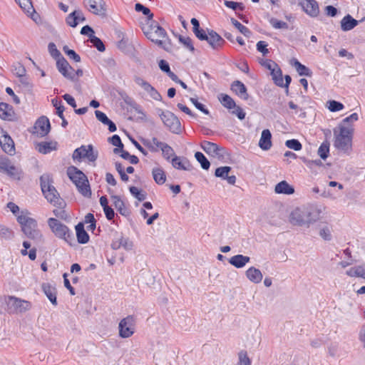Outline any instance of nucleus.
I'll return each instance as SVG.
<instances>
[{"instance_id":"nucleus-49","label":"nucleus","mask_w":365,"mask_h":365,"mask_svg":"<svg viewBox=\"0 0 365 365\" xmlns=\"http://www.w3.org/2000/svg\"><path fill=\"white\" fill-rule=\"evenodd\" d=\"M13 72L19 78H24L26 75V68L20 63H16L13 65Z\"/></svg>"},{"instance_id":"nucleus-55","label":"nucleus","mask_w":365,"mask_h":365,"mask_svg":"<svg viewBox=\"0 0 365 365\" xmlns=\"http://www.w3.org/2000/svg\"><path fill=\"white\" fill-rule=\"evenodd\" d=\"M127 242L128 239L122 237L119 240L113 241L111 244V247L113 250H118L120 247H124L125 248L127 249Z\"/></svg>"},{"instance_id":"nucleus-24","label":"nucleus","mask_w":365,"mask_h":365,"mask_svg":"<svg viewBox=\"0 0 365 365\" xmlns=\"http://www.w3.org/2000/svg\"><path fill=\"white\" fill-rule=\"evenodd\" d=\"M290 64L294 67L298 74L301 76L311 77L312 71L306 66L302 64L297 58H292Z\"/></svg>"},{"instance_id":"nucleus-52","label":"nucleus","mask_w":365,"mask_h":365,"mask_svg":"<svg viewBox=\"0 0 365 365\" xmlns=\"http://www.w3.org/2000/svg\"><path fill=\"white\" fill-rule=\"evenodd\" d=\"M50 55L56 60L63 57L61 52L57 49L54 43H49L48 46Z\"/></svg>"},{"instance_id":"nucleus-61","label":"nucleus","mask_w":365,"mask_h":365,"mask_svg":"<svg viewBox=\"0 0 365 365\" xmlns=\"http://www.w3.org/2000/svg\"><path fill=\"white\" fill-rule=\"evenodd\" d=\"M109 142L114 146L120 148V150L123 148V144L118 135H113L111 138H109Z\"/></svg>"},{"instance_id":"nucleus-45","label":"nucleus","mask_w":365,"mask_h":365,"mask_svg":"<svg viewBox=\"0 0 365 365\" xmlns=\"http://www.w3.org/2000/svg\"><path fill=\"white\" fill-rule=\"evenodd\" d=\"M231 170L232 168L230 166L219 167L215 170V175L222 180H225Z\"/></svg>"},{"instance_id":"nucleus-35","label":"nucleus","mask_w":365,"mask_h":365,"mask_svg":"<svg viewBox=\"0 0 365 365\" xmlns=\"http://www.w3.org/2000/svg\"><path fill=\"white\" fill-rule=\"evenodd\" d=\"M152 174L155 182L158 185H163L166 180V175L161 168H154Z\"/></svg>"},{"instance_id":"nucleus-50","label":"nucleus","mask_w":365,"mask_h":365,"mask_svg":"<svg viewBox=\"0 0 365 365\" xmlns=\"http://www.w3.org/2000/svg\"><path fill=\"white\" fill-rule=\"evenodd\" d=\"M327 104L329 110L331 112L339 111L344 108V105L341 102L334 100L329 101Z\"/></svg>"},{"instance_id":"nucleus-1","label":"nucleus","mask_w":365,"mask_h":365,"mask_svg":"<svg viewBox=\"0 0 365 365\" xmlns=\"http://www.w3.org/2000/svg\"><path fill=\"white\" fill-rule=\"evenodd\" d=\"M320 210L314 207L294 209L289 215V222L293 225L309 227L320 218Z\"/></svg>"},{"instance_id":"nucleus-20","label":"nucleus","mask_w":365,"mask_h":365,"mask_svg":"<svg viewBox=\"0 0 365 365\" xmlns=\"http://www.w3.org/2000/svg\"><path fill=\"white\" fill-rule=\"evenodd\" d=\"M13 107L6 103H0V118L4 120H13L14 116Z\"/></svg>"},{"instance_id":"nucleus-3","label":"nucleus","mask_w":365,"mask_h":365,"mask_svg":"<svg viewBox=\"0 0 365 365\" xmlns=\"http://www.w3.org/2000/svg\"><path fill=\"white\" fill-rule=\"evenodd\" d=\"M339 130L338 133L336 128L334 129V146L338 150L348 153L351 150L354 129L349 126L340 124Z\"/></svg>"},{"instance_id":"nucleus-32","label":"nucleus","mask_w":365,"mask_h":365,"mask_svg":"<svg viewBox=\"0 0 365 365\" xmlns=\"http://www.w3.org/2000/svg\"><path fill=\"white\" fill-rule=\"evenodd\" d=\"M346 274L351 277L365 279V264L350 268L346 272Z\"/></svg>"},{"instance_id":"nucleus-63","label":"nucleus","mask_w":365,"mask_h":365,"mask_svg":"<svg viewBox=\"0 0 365 365\" xmlns=\"http://www.w3.org/2000/svg\"><path fill=\"white\" fill-rule=\"evenodd\" d=\"M267 46L268 44L266 41H259L257 43V50L264 56H266L269 53V50L267 48Z\"/></svg>"},{"instance_id":"nucleus-18","label":"nucleus","mask_w":365,"mask_h":365,"mask_svg":"<svg viewBox=\"0 0 365 365\" xmlns=\"http://www.w3.org/2000/svg\"><path fill=\"white\" fill-rule=\"evenodd\" d=\"M207 39L205 41L210 44V46L215 50H217L221 48L225 41L215 31L208 30Z\"/></svg>"},{"instance_id":"nucleus-12","label":"nucleus","mask_w":365,"mask_h":365,"mask_svg":"<svg viewBox=\"0 0 365 365\" xmlns=\"http://www.w3.org/2000/svg\"><path fill=\"white\" fill-rule=\"evenodd\" d=\"M84 6L92 14L102 17L106 15V4L103 0H83Z\"/></svg>"},{"instance_id":"nucleus-26","label":"nucleus","mask_w":365,"mask_h":365,"mask_svg":"<svg viewBox=\"0 0 365 365\" xmlns=\"http://www.w3.org/2000/svg\"><path fill=\"white\" fill-rule=\"evenodd\" d=\"M250 261V257L242 255H237L229 259V263L236 268H242Z\"/></svg>"},{"instance_id":"nucleus-29","label":"nucleus","mask_w":365,"mask_h":365,"mask_svg":"<svg viewBox=\"0 0 365 365\" xmlns=\"http://www.w3.org/2000/svg\"><path fill=\"white\" fill-rule=\"evenodd\" d=\"M274 192L277 194L292 195L294 192V188L286 180H282L275 185Z\"/></svg>"},{"instance_id":"nucleus-17","label":"nucleus","mask_w":365,"mask_h":365,"mask_svg":"<svg viewBox=\"0 0 365 365\" xmlns=\"http://www.w3.org/2000/svg\"><path fill=\"white\" fill-rule=\"evenodd\" d=\"M303 11L311 17H316L319 14L318 3L315 0H304L300 1Z\"/></svg>"},{"instance_id":"nucleus-8","label":"nucleus","mask_w":365,"mask_h":365,"mask_svg":"<svg viewBox=\"0 0 365 365\" xmlns=\"http://www.w3.org/2000/svg\"><path fill=\"white\" fill-rule=\"evenodd\" d=\"M158 113L165 127L168 130L175 134H179L181 130V123L178 118L169 110H163L158 109Z\"/></svg>"},{"instance_id":"nucleus-42","label":"nucleus","mask_w":365,"mask_h":365,"mask_svg":"<svg viewBox=\"0 0 365 365\" xmlns=\"http://www.w3.org/2000/svg\"><path fill=\"white\" fill-rule=\"evenodd\" d=\"M135 9L138 12H142L143 15L148 17V21L153 20V14L150 11V9L141 4L140 3H137L135 5Z\"/></svg>"},{"instance_id":"nucleus-58","label":"nucleus","mask_w":365,"mask_h":365,"mask_svg":"<svg viewBox=\"0 0 365 365\" xmlns=\"http://www.w3.org/2000/svg\"><path fill=\"white\" fill-rule=\"evenodd\" d=\"M190 101L193 103V105L195 106L197 109L200 110L206 115H210V111L208 110V109H207L202 103H200L197 101V99L190 98Z\"/></svg>"},{"instance_id":"nucleus-57","label":"nucleus","mask_w":365,"mask_h":365,"mask_svg":"<svg viewBox=\"0 0 365 365\" xmlns=\"http://www.w3.org/2000/svg\"><path fill=\"white\" fill-rule=\"evenodd\" d=\"M52 104L56 109V114L59 118H62L65 108L64 106L61 105V101H58L56 98H53L52 100Z\"/></svg>"},{"instance_id":"nucleus-15","label":"nucleus","mask_w":365,"mask_h":365,"mask_svg":"<svg viewBox=\"0 0 365 365\" xmlns=\"http://www.w3.org/2000/svg\"><path fill=\"white\" fill-rule=\"evenodd\" d=\"M1 134L0 145L2 150L11 155H14L15 153V147L12 138L4 130H1Z\"/></svg>"},{"instance_id":"nucleus-13","label":"nucleus","mask_w":365,"mask_h":365,"mask_svg":"<svg viewBox=\"0 0 365 365\" xmlns=\"http://www.w3.org/2000/svg\"><path fill=\"white\" fill-rule=\"evenodd\" d=\"M200 147L210 156L217 157L218 159L224 158V148L220 147L215 143L204 140L201 143Z\"/></svg>"},{"instance_id":"nucleus-36","label":"nucleus","mask_w":365,"mask_h":365,"mask_svg":"<svg viewBox=\"0 0 365 365\" xmlns=\"http://www.w3.org/2000/svg\"><path fill=\"white\" fill-rule=\"evenodd\" d=\"M218 99L222 105L227 109H232L236 107L235 101L227 94L221 93L218 96Z\"/></svg>"},{"instance_id":"nucleus-39","label":"nucleus","mask_w":365,"mask_h":365,"mask_svg":"<svg viewBox=\"0 0 365 365\" xmlns=\"http://www.w3.org/2000/svg\"><path fill=\"white\" fill-rule=\"evenodd\" d=\"M144 145L152 152H158L160 148V143H163V142H160L155 137H153L151 140H146L144 141Z\"/></svg>"},{"instance_id":"nucleus-30","label":"nucleus","mask_w":365,"mask_h":365,"mask_svg":"<svg viewBox=\"0 0 365 365\" xmlns=\"http://www.w3.org/2000/svg\"><path fill=\"white\" fill-rule=\"evenodd\" d=\"M76 237L78 242L80 244H86L89 241V235L84 229L83 222H79L76 225Z\"/></svg>"},{"instance_id":"nucleus-62","label":"nucleus","mask_w":365,"mask_h":365,"mask_svg":"<svg viewBox=\"0 0 365 365\" xmlns=\"http://www.w3.org/2000/svg\"><path fill=\"white\" fill-rule=\"evenodd\" d=\"M239 363L237 365H250L251 361L249 357L247 356L246 351H240L239 353Z\"/></svg>"},{"instance_id":"nucleus-38","label":"nucleus","mask_w":365,"mask_h":365,"mask_svg":"<svg viewBox=\"0 0 365 365\" xmlns=\"http://www.w3.org/2000/svg\"><path fill=\"white\" fill-rule=\"evenodd\" d=\"M11 178L16 180H20L23 178V171L21 168H16L11 165L9 168L5 172Z\"/></svg>"},{"instance_id":"nucleus-64","label":"nucleus","mask_w":365,"mask_h":365,"mask_svg":"<svg viewBox=\"0 0 365 365\" xmlns=\"http://www.w3.org/2000/svg\"><path fill=\"white\" fill-rule=\"evenodd\" d=\"M96 118L103 124H106L110 120L108 116L102 111L96 110L95 111Z\"/></svg>"},{"instance_id":"nucleus-11","label":"nucleus","mask_w":365,"mask_h":365,"mask_svg":"<svg viewBox=\"0 0 365 365\" xmlns=\"http://www.w3.org/2000/svg\"><path fill=\"white\" fill-rule=\"evenodd\" d=\"M135 319L133 315H128L120 320L118 324L119 336L121 338H128L135 332Z\"/></svg>"},{"instance_id":"nucleus-54","label":"nucleus","mask_w":365,"mask_h":365,"mask_svg":"<svg viewBox=\"0 0 365 365\" xmlns=\"http://www.w3.org/2000/svg\"><path fill=\"white\" fill-rule=\"evenodd\" d=\"M76 14H78L77 11H74L68 14L66 19V24L73 28L76 27L78 24V22L76 21Z\"/></svg>"},{"instance_id":"nucleus-43","label":"nucleus","mask_w":365,"mask_h":365,"mask_svg":"<svg viewBox=\"0 0 365 365\" xmlns=\"http://www.w3.org/2000/svg\"><path fill=\"white\" fill-rule=\"evenodd\" d=\"M231 22L233 24V26L239 30V31L242 34L245 36L249 37L251 34L250 30L242 25L241 23H240L237 20H236L234 18L231 19Z\"/></svg>"},{"instance_id":"nucleus-34","label":"nucleus","mask_w":365,"mask_h":365,"mask_svg":"<svg viewBox=\"0 0 365 365\" xmlns=\"http://www.w3.org/2000/svg\"><path fill=\"white\" fill-rule=\"evenodd\" d=\"M57 148L56 142H41L38 144V150L43 154H47Z\"/></svg>"},{"instance_id":"nucleus-51","label":"nucleus","mask_w":365,"mask_h":365,"mask_svg":"<svg viewBox=\"0 0 365 365\" xmlns=\"http://www.w3.org/2000/svg\"><path fill=\"white\" fill-rule=\"evenodd\" d=\"M285 145L295 151L300 150L302 148V143L297 139L287 140L285 142Z\"/></svg>"},{"instance_id":"nucleus-44","label":"nucleus","mask_w":365,"mask_h":365,"mask_svg":"<svg viewBox=\"0 0 365 365\" xmlns=\"http://www.w3.org/2000/svg\"><path fill=\"white\" fill-rule=\"evenodd\" d=\"M160 149L162 150L163 157L166 160H169L170 157H172L175 154L173 149L165 143H160Z\"/></svg>"},{"instance_id":"nucleus-2","label":"nucleus","mask_w":365,"mask_h":365,"mask_svg":"<svg viewBox=\"0 0 365 365\" xmlns=\"http://www.w3.org/2000/svg\"><path fill=\"white\" fill-rule=\"evenodd\" d=\"M53 178L49 174L46 173L40 177V185L44 197L54 206L61 208L64 202L60 198L58 192L53 185Z\"/></svg>"},{"instance_id":"nucleus-60","label":"nucleus","mask_w":365,"mask_h":365,"mask_svg":"<svg viewBox=\"0 0 365 365\" xmlns=\"http://www.w3.org/2000/svg\"><path fill=\"white\" fill-rule=\"evenodd\" d=\"M259 63L262 66L269 70L270 72L272 71V69H274L278 66L274 61L270 59H262Z\"/></svg>"},{"instance_id":"nucleus-56","label":"nucleus","mask_w":365,"mask_h":365,"mask_svg":"<svg viewBox=\"0 0 365 365\" xmlns=\"http://www.w3.org/2000/svg\"><path fill=\"white\" fill-rule=\"evenodd\" d=\"M269 22L274 29H288L287 23L282 21H279L277 19L272 18L270 19Z\"/></svg>"},{"instance_id":"nucleus-25","label":"nucleus","mask_w":365,"mask_h":365,"mask_svg":"<svg viewBox=\"0 0 365 365\" xmlns=\"http://www.w3.org/2000/svg\"><path fill=\"white\" fill-rule=\"evenodd\" d=\"M110 197L113 200V204L114 207L117 209L120 215L125 217L130 215V212L125 207L124 202L121 200L120 196L111 195Z\"/></svg>"},{"instance_id":"nucleus-31","label":"nucleus","mask_w":365,"mask_h":365,"mask_svg":"<svg viewBox=\"0 0 365 365\" xmlns=\"http://www.w3.org/2000/svg\"><path fill=\"white\" fill-rule=\"evenodd\" d=\"M19 6L29 15H30L33 20L36 21L34 18L35 10L32 5L31 0H15Z\"/></svg>"},{"instance_id":"nucleus-28","label":"nucleus","mask_w":365,"mask_h":365,"mask_svg":"<svg viewBox=\"0 0 365 365\" xmlns=\"http://www.w3.org/2000/svg\"><path fill=\"white\" fill-rule=\"evenodd\" d=\"M359 24V21L354 19L350 14L346 15L341 21V29L343 31H348L353 29Z\"/></svg>"},{"instance_id":"nucleus-5","label":"nucleus","mask_w":365,"mask_h":365,"mask_svg":"<svg viewBox=\"0 0 365 365\" xmlns=\"http://www.w3.org/2000/svg\"><path fill=\"white\" fill-rule=\"evenodd\" d=\"M67 175L84 197H91V190L86 175L76 167L68 168Z\"/></svg>"},{"instance_id":"nucleus-4","label":"nucleus","mask_w":365,"mask_h":365,"mask_svg":"<svg viewBox=\"0 0 365 365\" xmlns=\"http://www.w3.org/2000/svg\"><path fill=\"white\" fill-rule=\"evenodd\" d=\"M17 222L21 225V230L25 236L36 243L43 241V235L37 228L36 221L26 215H19L17 217Z\"/></svg>"},{"instance_id":"nucleus-21","label":"nucleus","mask_w":365,"mask_h":365,"mask_svg":"<svg viewBox=\"0 0 365 365\" xmlns=\"http://www.w3.org/2000/svg\"><path fill=\"white\" fill-rule=\"evenodd\" d=\"M172 165L178 170H190L192 169V165L189 162V160L185 158H180L178 156H175L172 159Z\"/></svg>"},{"instance_id":"nucleus-33","label":"nucleus","mask_w":365,"mask_h":365,"mask_svg":"<svg viewBox=\"0 0 365 365\" xmlns=\"http://www.w3.org/2000/svg\"><path fill=\"white\" fill-rule=\"evenodd\" d=\"M56 67L59 73L65 78H71V76L67 73L70 64L63 56L56 60Z\"/></svg>"},{"instance_id":"nucleus-59","label":"nucleus","mask_w":365,"mask_h":365,"mask_svg":"<svg viewBox=\"0 0 365 365\" xmlns=\"http://www.w3.org/2000/svg\"><path fill=\"white\" fill-rule=\"evenodd\" d=\"M11 165L12 164L8 158L0 156V170L6 172Z\"/></svg>"},{"instance_id":"nucleus-16","label":"nucleus","mask_w":365,"mask_h":365,"mask_svg":"<svg viewBox=\"0 0 365 365\" xmlns=\"http://www.w3.org/2000/svg\"><path fill=\"white\" fill-rule=\"evenodd\" d=\"M34 129L40 136H46L51 130V124L48 118L46 116L40 117L34 125Z\"/></svg>"},{"instance_id":"nucleus-14","label":"nucleus","mask_w":365,"mask_h":365,"mask_svg":"<svg viewBox=\"0 0 365 365\" xmlns=\"http://www.w3.org/2000/svg\"><path fill=\"white\" fill-rule=\"evenodd\" d=\"M135 82L136 84L140 86L155 101L162 100V96L160 93L148 81H145L140 77H135Z\"/></svg>"},{"instance_id":"nucleus-19","label":"nucleus","mask_w":365,"mask_h":365,"mask_svg":"<svg viewBox=\"0 0 365 365\" xmlns=\"http://www.w3.org/2000/svg\"><path fill=\"white\" fill-rule=\"evenodd\" d=\"M231 90L243 100H247L249 98L246 86L240 81H235L231 84Z\"/></svg>"},{"instance_id":"nucleus-40","label":"nucleus","mask_w":365,"mask_h":365,"mask_svg":"<svg viewBox=\"0 0 365 365\" xmlns=\"http://www.w3.org/2000/svg\"><path fill=\"white\" fill-rule=\"evenodd\" d=\"M329 142L325 140L319 146L317 153L322 159L326 160L328 158L329 154Z\"/></svg>"},{"instance_id":"nucleus-41","label":"nucleus","mask_w":365,"mask_h":365,"mask_svg":"<svg viewBox=\"0 0 365 365\" xmlns=\"http://www.w3.org/2000/svg\"><path fill=\"white\" fill-rule=\"evenodd\" d=\"M195 159L200 163L201 167L204 170H208L210 167V163L201 152H196L195 153Z\"/></svg>"},{"instance_id":"nucleus-22","label":"nucleus","mask_w":365,"mask_h":365,"mask_svg":"<svg viewBox=\"0 0 365 365\" xmlns=\"http://www.w3.org/2000/svg\"><path fill=\"white\" fill-rule=\"evenodd\" d=\"M272 134L269 130H263L259 141V146L263 150H268L272 147Z\"/></svg>"},{"instance_id":"nucleus-46","label":"nucleus","mask_w":365,"mask_h":365,"mask_svg":"<svg viewBox=\"0 0 365 365\" xmlns=\"http://www.w3.org/2000/svg\"><path fill=\"white\" fill-rule=\"evenodd\" d=\"M129 190L131 195H133L135 198H137L139 201H143L146 199V193L145 192L139 190L138 187L135 186H130L129 187Z\"/></svg>"},{"instance_id":"nucleus-53","label":"nucleus","mask_w":365,"mask_h":365,"mask_svg":"<svg viewBox=\"0 0 365 365\" xmlns=\"http://www.w3.org/2000/svg\"><path fill=\"white\" fill-rule=\"evenodd\" d=\"M179 41L182 43L190 51L193 52L195 48L192 45V39L190 37H185L181 35L179 36Z\"/></svg>"},{"instance_id":"nucleus-9","label":"nucleus","mask_w":365,"mask_h":365,"mask_svg":"<svg viewBox=\"0 0 365 365\" xmlns=\"http://www.w3.org/2000/svg\"><path fill=\"white\" fill-rule=\"evenodd\" d=\"M98 157V151H94L92 145H81L76 148L72 155L74 161L81 162L83 158H86L88 162L95 163Z\"/></svg>"},{"instance_id":"nucleus-7","label":"nucleus","mask_w":365,"mask_h":365,"mask_svg":"<svg viewBox=\"0 0 365 365\" xmlns=\"http://www.w3.org/2000/svg\"><path fill=\"white\" fill-rule=\"evenodd\" d=\"M48 225L57 237L63 239L71 245L73 235L66 225L56 218L51 217L48 220Z\"/></svg>"},{"instance_id":"nucleus-27","label":"nucleus","mask_w":365,"mask_h":365,"mask_svg":"<svg viewBox=\"0 0 365 365\" xmlns=\"http://www.w3.org/2000/svg\"><path fill=\"white\" fill-rule=\"evenodd\" d=\"M245 274L247 279L255 284H258L261 282L263 278V275L261 271L259 269L255 268V267H250L246 271Z\"/></svg>"},{"instance_id":"nucleus-10","label":"nucleus","mask_w":365,"mask_h":365,"mask_svg":"<svg viewBox=\"0 0 365 365\" xmlns=\"http://www.w3.org/2000/svg\"><path fill=\"white\" fill-rule=\"evenodd\" d=\"M6 309L9 314L23 312L29 309V303L12 296H5Z\"/></svg>"},{"instance_id":"nucleus-37","label":"nucleus","mask_w":365,"mask_h":365,"mask_svg":"<svg viewBox=\"0 0 365 365\" xmlns=\"http://www.w3.org/2000/svg\"><path fill=\"white\" fill-rule=\"evenodd\" d=\"M274 83L277 86H282L283 85V76L281 68L277 66L274 69H272L270 72Z\"/></svg>"},{"instance_id":"nucleus-48","label":"nucleus","mask_w":365,"mask_h":365,"mask_svg":"<svg viewBox=\"0 0 365 365\" xmlns=\"http://www.w3.org/2000/svg\"><path fill=\"white\" fill-rule=\"evenodd\" d=\"M90 42L97 48L98 51L103 52L106 50L105 45L98 37L96 36H90Z\"/></svg>"},{"instance_id":"nucleus-6","label":"nucleus","mask_w":365,"mask_h":365,"mask_svg":"<svg viewBox=\"0 0 365 365\" xmlns=\"http://www.w3.org/2000/svg\"><path fill=\"white\" fill-rule=\"evenodd\" d=\"M143 31L148 39L154 42L158 46L165 48L163 45L164 42L160 38H167V33L157 21L153 20L148 21L146 25L143 27Z\"/></svg>"},{"instance_id":"nucleus-47","label":"nucleus","mask_w":365,"mask_h":365,"mask_svg":"<svg viewBox=\"0 0 365 365\" xmlns=\"http://www.w3.org/2000/svg\"><path fill=\"white\" fill-rule=\"evenodd\" d=\"M0 237L6 240H11L14 237V232L9 228L0 225Z\"/></svg>"},{"instance_id":"nucleus-23","label":"nucleus","mask_w":365,"mask_h":365,"mask_svg":"<svg viewBox=\"0 0 365 365\" xmlns=\"http://www.w3.org/2000/svg\"><path fill=\"white\" fill-rule=\"evenodd\" d=\"M42 290L52 304L57 305L56 289L49 283L42 284Z\"/></svg>"}]
</instances>
